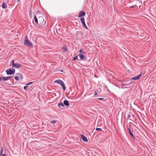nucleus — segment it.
Returning a JSON list of instances; mask_svg holds the SVG:
<instances>
[{
  "instance_id": "1",
  "label": "nucleus",
  "mask_w": 156,
  "mask_h": 156,
  "mask_svg": "<svg viewBox=\"0 0 156 156\" xmlns=\"http://www.w3.org/2000/svg\"><path fill=\"white\" fill-rule=\"evenodd\" d=\"M25 38H27V39H25L24 40L23 42L24 45L28 47L32 48L33 47V43L27 39L28 38L27 36H26Z\"/></svg>"
},
{
  "instance_id": "2",
  "label": "nucleus",
  "mask_w": 156,
  "mask_h": 156,
  "mask_svg": "<svg viewBox=\"0 0 156 156\" xmlns=\"http://www.w3.org/2000/svg\"><path fill=\"white\" fill-rule=\"evenodd\" d=\"M15 70L14 69L10 68L7 69L5 70V72L7 75H13L15 73Z\"/></svg>"
},
{
  "instance_id": "3",
  "label": "nucleus",
  "mask_w": 156,
  "mask_h": 156,
  "mask_svg": "<svg viewBox=\"0 0 156 156\" xmlns=\"http://www.w3.org/2000/svg\"><path fill=\"white\" fill-rule=\"evenodd\" d=\"M54 82L60 84L62 87L63 90H66V87L65 84L63 81L62 80L59 79H58L55 80L54 81Z\"/></svg>"
},
{
  "instance_id": "4",
  "label": "nucleus",
  "mask_w": 156,
  "mask_h": 156,
  "mask_svg": "<svg viewBox=\"0 0 156 156\" xmlns=\"http://www.w3.org/2000/svg\"><path fill=\"white\" fill-rule=\"evenodd\" d=\"M11 63H12V67L18 69L21 66V65L19 63H15L14 60L11 61Z\"/></svg>"
},
{
  "instance_id": "5",
  "label": "nucleus",
  "mask_w": 156,
  "mask_h": 156,
  "mask_svg": "<svg viewBox=\"0 0 156 156\" xmlns=\"http://www.w3.org/2000/svg\"><path fill=\"white\" fill-rule=\"evenodd\" d=\"M142 74V73H141L140 74L138 75H137L136 76H135V77H133L132 78H131L130 79H129V81H130L131 80H137L138 79H139L140 77L141 76Z\"/></svg>"
},
{
  "instance_id": "6",
  "label": "nucleus",
  "mask_w": 156,
  "mask_h": 156,
  "mask_svg": "<svg viewBox=\"0 0 156 156\" xmlns=\"http://www.w3.org/2000/svg\"><path fill=\"white\" fill-rule=\"evenodd\" d=\"M86 15V13L84 11H81L80 12L79 15L78 16V17H83Z\"/></svg>"
},
{
  "instance_id": "7",
  "label": "nucleus",
  "mask_w": 156,
  "mask_h": 156,
  "mask_svg": "<svg viewBox=\"0 0 156 156\" xmlns=\"http://www.w3.org/2000/svg\"><path fill=\"white\" fill-rule=\"evenodd\" d=\"M81 136L82 140L83 141L86 142H88V140L87 139V137L85 136L83 134H81Z\"/></svg>"
},
{
  "instance_id": "8",
  "label": "nucleus",
  "mask_w": 156,
  "mask_h": 156,
  "mask_svg": "<svg viewBox=\"0 0 156 156\" xmlns=\"http://www.w3.org/2000/svg\"><path fill=\"white\" fill-rule=\"evenodd\" d=\"M63 104L64 105L66 106H68L69 105V102L67 100H65L63 101Z\"/></svg>"
},
{
  "instance_id": "9",
  "label": "nucleus",
  "mask_w": 156,
  "mask_h": 156,
  "mask_svg": "<svg viewBox=\"0 0 156 156\" xmlns=\"http://www.w3.org/2000/svg\"><path fill=\"white\" fill-rule=\"evenodd\" d=\"M62 50L63 51H67V49L66 46L65 45H64L63 47L62 48Z\"/></svg>"
},
{
  "instance_id": "10",
  "label": "nucleus",
  "mask_w": 156,
  "mask_h": 156,
  "mask_svg": "<svg viewBox=\"0 0 156 156\" xmlns=\"http://www.w3.org/2000/svg\"><path fill=\"white\" fill-rule=\"evenodd\" d=\"M76 37H79L80 36H82V33H81V32H80V31H77L76 33Z\"/></svg>"
},
{
  "instance_id": "11",
  "label": "nucleus",
  "mask_w": 156,
  "mask_h": 156,
  "mask_svg": "<svg viewBox=\"0 0 156 156\" xmlns=\"http://www.w3.org/2000/svg\"><path fill=\"white\" fill-rule=\"evenodd\" d=\"M78 56H79L80 58H86V56L83 54H79Z\"/></svg>"
},
{
  "instance_id": "12",
  "label": "nucleus",
  "mask_w": 156,
  "mask_h": 156,
  "mask_svg": "<svg viewBox=\"0 0 156 156\" xmlns=\"http://www.w3.org/2000/svg\"><path fill=\"white\" fill-rule=\"evenodd\" d=\"M2 9H5L7 7V5L5 4V2H3L2 5Z\"/></svg>"
},
{
  "instance_id": "13",
  "label": "nucleus",
  "mask_w": 156,
  "mask_h": 156,
  "mask_svg": "<svg viewBox=\"0 0 156 156\" xmlns=\"http://www.w3.org/2000/svg\"><path fill=\"white\" fill-rule=\"evenodd\" d=\"M8 78H8V76L4 77V76H2V80L3 81H7V80H8Z\"/></svg>"
},
{
  "instance_id": "14",
  "label": "nucleus",
  "mask_w": 156,
  "mask_h": 156,
  "mask_svg": "<svg viewBox=\"0 0 156 156\" xmlns=\"http://www.w3.org/2000/svg\"><path fill=\"white\" fill-rule=\"evenodd\" d=\"M128 130H129V134L130 135V136L134 138V137L133 135V133H132V132L131 130H130V129H129V127L128 128Z\"/></svg>"
},
{
  "instance_id": "15",
  "label": "nucleus",
  "mask_w": 156,
  "mask_h": 156,
  "mask_svg": "<svg viewBox=\"0 0 156 156\" xmlns=\"http://www.w3.org/2000/svg\"><path fill=\"white\" fill-rule=\"evenodd\" d=\"M34 21L36 23L38 24V20L36 16L35 15H34Z\"/></svg>"
},
{
  "instance_id": "16",
  "label": "nucleus",
  "mask_w": 156,
  "mask_h": 156,
  "mask_svg": "<svg viewBox=\"0 0 156 156\" xmlns=\"http://www.w3.org/2000/svg\"><path fill=\"white\" fill-rule=\"evenodd\" d=\"M58 106L60 107H64V105L63 104L62 102H59L58 103Z\"/></svg>"
},
{
  "instance_id": "17",
  "label": "nucleus",
  "mask_w": 156,
  "mask_h": 156,
  "mask_svg": "<svg viewBox=\"0 0 156 156\" xmlns=\"http://www.w3.org/2000/svg\"><path fill=\"white\" fill-rule=\"evenodd\" d=\"M79 52L81 53V54H86V53L85 52H84L83 50L82 49H80V51H79Z\"/></svg>"
},
{
  "instance_id": "18",
  "label": "nucleus",
  "mask_w": 156,
  "mask_h": 156,
  "mask_svg": "<svg viewBox=\"0 0 156 156\" xmlns=\"http://www.w3.org/2000/svg\"><path fill=\"white\" fill-rule=\"evenodd\" d=\"M132 83V82L131 81L130 83H129V84L126 83H122V86H128L129 85L131 84Z\"/></svg>"
},
{
  "instance_id": "19",
  "label": "nucleus",
  "mask_w": 156,
  "mask_h": 156,
  "mask_svg": "<svg viewBox=\"0 0 156 156\" xmlns=\"http://www.w3.org/2000/svg\"><path fill=\"white\" fill-rule=\"evenodd\" d=\"M80 21L81 23H84L85 22L84 18L83 17H82L80 18Z\"/></svg>"
},
{
  "instance_id": "20",
  "label": "nucleus",
  "mask_w": 156,
  "mask_h": 156,
  "mask_svg": "<svg viewBox=\"0 0 156 156\" xmlns=\"http://www.w3.org/2000/svg\"><path fill=\"white\" fill-rule=\"evenodd\" d=\"M82 23V24L83 25V27H85L87 29H88V28L87 27V26H86V24L85 22H84V23Z\"/></svg>"
},
{
  "instance_id": "21",
  "label": "nucleus",
  "mask_w": 156,
  "mask_h": 156,
  "mask_svg": "<svg viewBox=\"0 0 156 156\" xmlns=\"http://www.w3.org/2000/svg\"><path fill=\"white\" fill-rule=\"evenodd\" d=\"M134 116L133 115L131 114V113L129 114L128 115V118H131L132 117L133 118Z\"/></svg>"
},
{
  "instance_id": "22",
  "label": "nucleus",
  "mask_w": 156,
  "mask_h": 156,
  "mask_svg": "<svg viewBox=\"0 0 156 156\" xmlns=\"http://www.w3.org/2000/svg\"><path fill=\"white\" fill-rule=\"evenodd\" d=\"M3 149L2 147H1V150L0 151V155L3 152Z\"/></svg>"
},
{
  "instance_id": "23",
  "label": "nucleus",
  "mask_w": 156,
  "mask_h": 156,
  "mask_svg": "<svg viewBox=\"0 0 156 156\" xmlns=\"http://www.w3.org/2000/svg\"><path fill=\"white\" fill-rule=\"evenodd\" d=\"M28 87V86L27 85L23 87V89L25 90H27Z\"/></svg>"
},
{
  "instance_id": "24",
  "label": "nucleus",
  "mask_w": 156,
  "mask_h": 156,
  "mask_svg": "<svg viewBox=\"0 0 156 156\" xmlns=\"http://www.w3.org/2000/svg\"><path fill=\"white\" fill-rule=\"evenodd\" d=\"M17 81H18L19 80V76H16L14 78Z\"/></svg>"
},
{
  "instance_id": "25",
  "label": "nucleus",
  "mask_w": 156,
  "mask_h": 156,
  "mask_svg": "<svg viewBox=\"0 0 156 156\" xmlns=\"http://www.w3.org/2000/svg\"><path fill=\"white\" fill-rule=\"evenodd\" d=\"M96 130L97 131H101L102 130V129L101 128H96Z\"/></svg>"
},
{
  "instance_id": "26",
  "label": "nucleus",
  "mask_w": 156,
  "mask_h": 156,
  "mask_svg": "<svg viewBox=\"0 0 156 156\" xmlns=\"http://www.w3.org/2000/svg\"><path fill=\"white\" fill-rule=\"evenodd\" d=\"M51 122L52 124H53L54 123H56V121L54 120H53V121H51Z\"/></svg>"
},
{
  "instance_id": "27",
  "label": "nucleus",
  "mask_w": 156,
  "mask_h": 156,
  "mask_svg": "<svg viewBox=\"0 0 156 156\" xmlns=\"http://www.w3.org/2000/svg\"><path fill=\"white\" fill-rule=\"evenodd\" d=\"M20 79H21V80L23 79V76L21 74V73H20Z\"/></svg>"
},
{
  "instance_id": "28",
  "label": "nucleus",
  "mask_w": 156,
  "mask_h": 156,
  "mask_svg": "<svg viewBox=\"0 0 156 156\" xmlns=\"http://www.w3.org/2000/svg\"><path fill=\"white\" fill-rule=\"evenodd\" d=\"M33 83V82H30V83H28L26 84V85H27L28 86V85H30L31 84H32Z\"/></svg>"
},
{
  "instance_id": "29",
  "label": "nucleus",
  "mask_w": 156,
  "mask_h": 156,
  "mask_svg": "<svg viewBox=\"0 0 156 156\" xmlns=\"http://www.w3.org/2000/svg\"><path fill=\"white\" fill-rule=\"evenodd\" d=\"M98 100H103L104 99V98H98Z\"/></svg>"
},
{
  "instance_id": "30",
  "label": "nucleus",
  "mask_w": 156,
  "mask_h": 156,
  "mask_svg": "<svg viewBox=\"0 0 156 156\" xmlns=\"http://www.w3.org/2000/svg\"><path fill=\"white\" fill-rule=\"evenodd\" d=\"M78 58V55L75 56L73 58Z\"/></svg>"
},
{
  "instance_id": "31",
  "label": "nucleus",
  "mask_w": 156,
  "mask_h": 156,
  "mask_svg": "<svg viewBox=\"0 0 156 156\" xmlns=\"http://www.w3.org/2000/svg\"><path fill=\"white\" fill-rule=\"evenodd\" d=\"M8 78H8V80H9V79L12 78V77L11 76H8Z\"/></svg>"
},
{
  "instance_id": "32",
  "label": "nucleus",
  "mask_w": 156,
  "mask_h": 156,
  "mask_svg": "<svg viewBox=\"0 0 156 156\" xmlns=\"http://www.w3.org/2000/svg\"><path fill=\"white\" fill-rule=\"evenodd\" d=\"M97 92L95 91V93H94V95H97Z\"/></svg>"
},
{
  "instance_id": "33",
  "label": "nucleus",
  "mask_w": 156,
  "mask_h": 156,
  "mask_svg": "<svg viewBox=\"0 0 156 156\" xmlns=\"http://www.w3.org/2000/svg\"><path fill=\"white\" fill-rule=\"evenodd\" d=\"M1 156H6V155L5 154H3Z\"/></svg>"
},
{
  "instance_id": "34",
  "label": "nucleus",
  "mask_w": 156,
  "mask_h": 156,
  "mask_svg": "<svg viewBox=\"0 0 156 156\" xmlns=\"http://www.w3.org/2000/svg\"><path fill=\"white\" fill-rule=\"evenodd\" d=\"M20 73H17L16 74V75H19L20 76Z\"/></svg>"
},
{
  "instance_id": "35",
  "label": "nucleus",
  "mask_w": 156,
  "mask_h": 156,
  "mask_svg": "<svg viewBox=\"0 0 156 156\" xmlns=\"http://www.w3.org/2000/svg\"><path fill=\"white\" fill-rule=\"evenodd\" d=\"M39 18H41V19H42L43 20H44L43 18L42 17H39Z\"/></svg>"
},
{
  "instance_id": "36",
  "label": "nucleus",
  "mask_w": 156,
  "mask_h": 156,
  "mask_svg": "<svg viewBox=\"0 0 156 156\" xmlns=\"http://www.w3.org/2000/svg\"><path fill=\"white\" fill-rule=\"evenodd\" d=\"M73 60H79V61H80V59H73Z\"/></svg>"
},
{
  "instance_id": "37",
  "label": "nucleus",
  "mask_w": 156,
  "mask_h": 156,
  "mask_svg": "<svg viewBox=\"0 0 156 156\" xmlns=\"http://www.w3.org/2000/svg\"><path fill=\"white\" fill-rule=\"evenodd\" d=\"M134 7V6H132L130 7V8H132Z\"/></svg>"
},
{
  "instance_id": "38",
  "label": "nucleus",
  "mask_w": 156,
  "mask_h": 156,
  "mask_svg": "<svg viewBox=\"0 0 156 156\" xmlns=\"http://www.w3.org/2000/svg\"><path fill=\"white\" fill-rule=\"evenodd\" d=\"M1 79H2V78H1V77L0 76V82L1 81Z\"/></svg>"
},
{
  "instance_id": "39",
  "label": "nucleus",
  "mask_w": 156,
  "mask_h": 156,
  "mask_svg": "<svg viewBox=\"0 0 156 156\" xmlns=\"http://www.w3.org/2000/svg\"><path fill=\"white\" fill-rule=\"evenodd\" d=\"M61 72H63V70L62 69L61 71H60Z\"/></svg>"
},
{
  "instance_id": "40",
  "label": "nucleus",
  "mask_w": 156,
  "mask_h": 156,
  "mask_svg": "<svg viewBox=\"0 0 156 156\" xmlns=\"http://www.w3.org/2000/svg\"><path fill=\"white\" fill-rule=\"evenodd\" d=\"M20 0H17V2H20Z\"/></svg>"
},
{
  "instance_id": "41",
  "label": "nucleus",
  "mask_w": 156,
  "mask_h": 156,
  "mask_svg": "<svg viewBox=\"0 0 156 156\" xmlns=\"http://www.w3.org/2000/svg\"><path fill=\"white\" fill-rule=\"evenodd\" d=\"M122 89H124V88L123 87H122Z\"/></svg>"
},
{
  "instance_id": "42",
  "label": "nucleus",
  "mask_w": 156,
  "mask_h": 156,
  "mask_svg": "<svg viewBox=\"0 0 156 156\" xmlns=\"http://www.w3.org/2000/svg\"><path fill=\"white\" fill-rule=\"evenodd\" d=\"M81 60H84V59H80Z\"/></svg>"
},
{
  "instance_id": "43",
  "label": "nucleus",
  "mask_w": 156,
  "mask_h": 156,
  "mask_svg": "<svg viewBox=\"0 0 156 156\" xmlns=\"http://www.w3.org/2000/svg\"><path fill=\"white\" fill-rule=\"evenodd\" d=\"M130 120H132V119H130Z\"/></svg>"
}]
</instances>
